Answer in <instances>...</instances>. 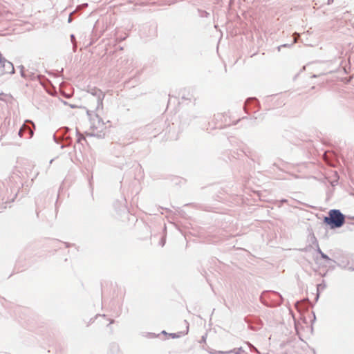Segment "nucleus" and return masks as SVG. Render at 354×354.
I'll use <instances>...</instances> for the list:
<instances>
[{
    "instance_id": "3",
    "label": "nucleus",
    "mask_w": 354,
    "mask_h": 354,
    "mask_svg": "<svg viewBox=\"0 0 354 354\" xmlns=\"http://www.w3.org/2000/svg\"><path fill=\"white\" fill-rule=\"evenodd\" d=\"M169 335H170L171 337H173V338H176V337H179V335H176V334H174V333H173V334H170Z\"/></svg>"
},
{
    "instance_id": "1",
    "label": "nucleus",
    "mask_w": 354,
    "mask_h": 354,
    "mask_svg": "<svg viewBox=\"0 0 354 354\" xmlns=\"http://www.w3.org/2000/svg\"><path fill=\"white\" fill-rule=\"evenodd\" d=\"M325 222L332 227H341L344 223V216L339 210H330L329 217L325 218Z\"/></svg>"
},
{
    "instance_id": "4",
    "label": "nucleus",
    "mask_w": 354,
    "mask_h": 354,
    "mask_svg": "<svg viewBox=\"0 0 354 354\" xmlns=\"http://www.w3.org/2000/svg\"><path fill=\"white\" fill-rule=\"evenodd\" d=\"M3 58L2 57V55L0 54V64L3 62Z\"/></svg>"
},
{
    "instance_id": "2",
    "label": "nucleus",
    "mask_w": 354,
    "mask_h": 354,
    "mask_svg": "<svg viewBox=\"0 0 354 354\" xmlns=\"http://www.w3.org/2000/svg\"><path fill=\"white\" fill-rule=\"evenodd\" d=\"M319 252L320 253V254L323 259L329 260L328 257L327 255H326L325 254H324L320 250H319Z\"/></svg>"
}]
</instances>
